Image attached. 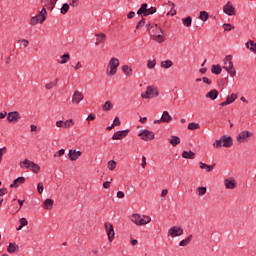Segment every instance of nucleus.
<instances>
[{"label": "nucleus", "mask_w": 256, "mask_h": 256, "mask_svg": "<svg viewBox=\"0 0 256 256\" xmlns=\"http://www.w3.org/2000/svg\"><path fill=\"white\" fill-rule=\"evenodd\" d=\"M107 167L109 171H115V168L117 167V162H115V160H109L107 163Z\"/></svg>", "instance_id": "37"}, {"label": "nucleus", "mask_w": 256, "mask_h": 256, "mask_svg": "<svg viewBox=\"0 0 256 256\" xmlns=\"http://www.w3.org/2000/svg\"><path fill=\"white\" fill-rule=\"evenodd\" d=\"M183 233H184L183 228L179 226H174L168 230V237H181Z\"/></svg>", "instance_id": "9"}, {"label": "nucleus", "mask_w": 256, "mask_h": 256, "mask_svg": "<svg viewBox=\"0 0 256 256\" xmlns=\"http://www.w3.org/2000/svg\"><path fill=\"white\" fill-rule=\"evenodd\" d=\"M117 197H118V199H123V197H125V193L123 191H118Z\"/></svg>", "instance_id": "60"}, {"label": "nucleus", "mask_w": 256, "mask_h": 256, "mask_svg": "<svg viewBox=\"0 0 256 256\" xmlns=\"http://www.w3.org/2000/svg\"><path fill=\"white\" fill-rule=\"evenodd\" d=\"M147 7V3H143L141 7L138 9L137 15H143V17H148V15H153L154 13H157V8L153 6L150 8Z\"/></svg>", "instance_id": "4"}, {"label": "nucleus", "mask_w": 256, "mask_h": 256, "mask_svg": "<svg viewBox=\"0 0 256 256\" xmlns=\"http://www.w3.org/2000/svg\"><path fill=\"white\" fill-rule=\"evenodd\" d=\"M157 65V61L155 59H148L147 67L148 69H155V66Z\"/></svg>", "instance_id": "43"}, {"label": "nucleus", "mask_w": 256, "mask_h": 256, "mask_svg": "<svg viewBox=\"0 0 256 256\" xmlns=\"http://www.w3.org/2000/svg\"><path fill=\"white\" fill-rule=\"evenodd\" d=\"M223 12L226 15H229L230 17H233V15H236L235 7H233V3H231V1H228L226 5L223 6Z\"/></svg>", "instance_id": "11"}, {"label": "nucleus", "mask_w": 256, "mask_h": 256, "mask_svg": "<svg viewBox=\"0 0 256 256\" xmlns=\"http://www.w3.org/2000/svg\"><path fill=\"white\" fill-rule=\"evenodd\" d=\"M43 209H51L53 207V200L46 199L42 204Z\"/></svg>", "instance_id": "33"}, {"label": "nucleus", "mask_w": 256, "mask_h": 256, "mask_svg": "<svg viewBox=\"0 0 256 256\" xmlns=\"http://www.w3.org/2000/svg\"><path fill=\"white\" fill-rule=\"evenodd\" d=\"M191 241H193V235H189L186 239L180 241L179 246L187 247V245H189V243H191Z\"/></svg>", "instance_id": "27"}, {"label": "nucleus", "mask_w": 256, "mask_h": 256, "mask_svg": "<svg viewBox=\"0 0 256 256\" xmlns=\"http://www.w3.org/2000/svg\"><path fill=\"white\" fill-rule=\"evenodd\" d=\"M31 171H33V173H39V171H41V167H39L36 163L32 162L31 166H30Z\"/></svg>", "instance_id": "44"}, {"label": "nucleus", "mask_w": 256, "mask_h": 256, "mask_svg": "<svg viewBox=\"0 0 256 256\" xmlns=\"http://www.w3.org/2000/svg\"><path fill=\"white\" fill-rule=\"evenodd\" d=\"M197 193H198L199 196L205 195V193H207V187H199V188H197Z\"/></svg>", "instance_id": "49"}, {"label": "nucleus", "mask_w": 256, "mask_h": 256, "mask_svg": "<svg viewBox=\"0 0 256 256\" xmlns=\"http://www.w3.org/2000/svg\"><path fill=\"white\" fill-rule=\"evenodd\" d=\"M8 253H17L19 251V246L15 242L10 243L7 248Z\"/></svg>", "instance_id": "25"}, {"label": "nucleus", "mask_w": 256, "mask_h": 256, "mask_svg": "<svg viewBox=\"0 0 256 256\" xmlns=\"http://www.w3.org/2000/svg\"><path fill=\"white\" fill-rule=\"evenodd\" d=\"M47 10L42 8L38 15L34 16L30 20L31 25H37V23H43L47 19Z\"/></svg>", "instance_id": "5"}, {"label": "nucleus", "mask_w": 256, "mask_h": 256, "mask_svg": "<svg viewBox=\"0 0 256 256\" xmlns=\"http://www.w3.org/2000/svg\"><path fill=\"white\" fill-rule=\"evenodd\" d=\"M220 139L222 141V147H233V138L231 136L223 135Z\"/></svg>", "instance_id": "12"}, {"label": "nucleus", "mask_w": 256, "mask_h": 256, "mask_svg": "<svg viewBox=\"0 0 256 256\" xmlns=\"http://www.w3.org/2000/svg\"><path fill=\"white\" fill-rule=\"evenodd\" d=\"M213 147H215L216 149H221V147H223V142L221 138L219 140H215V142L213 143Z\"/></svg>", "instance_id": "48"}, {"label": "nucleus", "mask_w": 256, "mask_h": 256, "mask_svg": "<svg viewBox=\"0 0 256 256\" xmlns=\"http://www.w3.org/2000/svg\"><path fill=\"white\" fill-rule=\"evenodd\" d=\"M221 71H223V68H221V65H212L211 72L214 73V75H221Z\"/></svg>", "instance_id": "31"}, {"label": "nucleus", "mask_w": 256, "mask_h": 256, "mask_svg": "<svg viewBox=\"0 0 256 256\" xmlns=\"http://www.w3.org/2000/svg\"><path fill=\"white\" fill-rule=\"evenodd\" d=\"M161 121L162 123H171V121H173V117H171L168 111H164L161 116Z\"/></svg>", "instance_id": "20"}, {"label": "nucleus", "mask_w": 256, "mask_h": 256, "mask_svg": "<svg viewBox=\"0 0 256 256\" xmlns=\"http://www.w3.org/2000/svg\"><path fill=\"white\" fill-rule=\"evenodd\" d=\"M182 157L183 159H195V153L193 151H183Z\"/></svg>", "instance_id": "28"}, {"label": "nucleus", "mask_w": 256, "mask_h": 256, "mask_svg": "<svg viewBox=\"0 0 256 256\" xmlns=\"http://www.w3.org/2000/svg\"><path fill=\"white\" fill-rule=\"evenodd\" d=\"M117 67H119V59L111 58L106 68L107 77H113L117 75Z\"/></svg>", "instance_id": "2"}, {"label": "nucleus", "mask_w": 256, "mask_h": 256, "mask_svg": "<svg viewBox=\"0 0 256 256\" xmlns=\"http://www.w3.org/2000/svg\"><path fill=\"white\" fill-rule=\"evenodd\" d=\"M224 186L226 189H235L237 187V181L234 178H227L224 180Z\"/></svg>", "instance_id": "15"}, {"label": "nucleus", "mask_w": 256, "mask_h": 256, "mask_svg": "<svg viewBox=\"0 0 256 256\" xmlns=\"http://www.w3.org/2000/svg\"><path fill=\"white\" fill-rule=\"evenodd\" d=\"M141 167L145 169L147 167V158L145 156H142V164Z\"/></svg>", "instance_id": "58"}, {"label": "nucleus", "mask_w": 256, "mask_h": 256, "mask_svg": "<svg viewBox=\"0 0 256 256\" xmlns=\"http://www.w3.org/2000/svg\"><path fill=\"white\" fill-rule=\"evenodd\" d=\"M81 101H83V93L75 91L72 96V103H76V105H79Z\"/></svg>", "instance_id": "18"}, {"label": "nucleus", "mask_w": 256, "mask_h": 256, "mask_svg": "<svg viewBox=\"0 0 256 256\" xmlns=\"http://www.w3.org/2000/svg\"><path fill=\"white\" fill-rule=\"evenodd\" d=\"M217 97H219V92L216 89H213L206 94V98L212 99V101H215Z\"/></svg>", "instance_id": "22"}, {"label": "nucleus", "mask_w": 256, "mask_h": 256, "mask_svg": "<svg viewBox=\"0 0 256 256\" xmlns=\"http://www.w3.org/2000/svg\"><path fill=\"white\" fill-rule=\"evenodd\" d=\"M131 221L132 223H135V225L143 226L151 223V217L147 215L133 214Z\"/></svg>", "instance_id": "3"}, {"label": "nucleus", "mask_w": 256, "mask_h": 256, "mask_svg": "<svg viewBox=\"0 0 256 256\" xmlns=\"http://www.w3.org/2000/svg\"><path fill=\"white\" fill-rule=\"evenodd\" d=\"M81 155H83L82 151H77V150H73V149H70L69 153H68V157H69L70 161H77V159H79L81 157Z\"/></svg>", "instance_id": "13"}, {"label": "nucleus", "mask_w": 256, "mask_h": 256, "mask_svg": "<svg viewBox=\"0 0 256 256\" xmlns=\"http://www.w3.org/2000/svg\"><path fill=\"white\" fill-rule=\"evenodd\" d=\"M246 49H249L252 53H255L256 55V43L253 40H249L246 44Z\"/></svg>", "instance_id": "21"}, {"label": "nucleus", "mask_w": 256, "mask_h": 256, "mask_svg": "<svg viewBox=\"0 0 256 256\" xmlns=\"http://www.w3.org/2000/svg\"><path fill=\"white\" fill-rule=\"evenodd\" d=\"M57 83H59V78H56L53 82H49L45 85V89L47 91H50V89H53V87H56Z\"/></svg>", "instance_id": "34"}, {"label": "nucleus", "mask_w": 256, "mask_h": 256, "mask_svg": "<svg viewBox=\"0 0 256 256\" xmlns=\"http://www.w3.org/2000/svg\"><path fill=\"white\" fill-rule=\"evenodd\" d=\"M74 124L73 119L66 120L64 122V129H71V126Z\"/></svg>", "instance_id": "46"}, {"label": "nucleus", "mask_w": 256, "mask_h": 256, "mask_svg": "<svg viewBox=\"0 0 256 256\" xmlns=\"http://www.w3.org/2000/svg\"><path fill=\"white\" fill-rule=\"evenodd\" d=\"M233 56L231 55H227L224 58V65H223V69H225V71H227L228 74H230V77H235V75H237V71L235 70V66L233 65Z\"/></svg>", "instance_id": "1"}, {"label": "nucleus", "mask_w": 256, "mask_h": 256, "mask_svg": "<svg viewBox=\"0 0 256 256\" xmlns=\"http://www.w3.org/2000/svg\"><path fill=\"white\" fill-rule=\"evenodd\" d=\"M151 29H152L151 35H157L161 33V31H163V29H161V27H159L157 24H154V26H151Z\"/></svg>", "instance_id": "38"}, {"label": "nucleus", "mask_w": 256, "mask_h": 256, "mask_svg": "<svg viewBox=\"0 0 256 256\" xmlns=\"http://www.w3.org/2000/svg\"><path fill=\"white\" fill-rule=\"evenodd\" d=\"M63 155H65V149H60L54 154V157H63Z\"/></svg>", "instance_id": "53"}, {"label": "nucleus", "mask_w": 256, "mask_h": 256, "mask_svg": "<svg viewBox=\"0 0 256 256\" xmlns=\"http://www.w3.org/2000/svg\"><path fill=\"white\" fill-rule=\"evenodd\" d=\"M17 202L19 203V207H16L14 210H11V213H13V215H15V213H18V211H21V207H23V203L25 201L23 200H17Z\"/></svg>", "instance_id": "45"}, {"label": "nucleus", "mask_w": 256, "mask_h": 256, "mask_svg": "<svg viewBox=\"0 0 256 256\" xmlns=\"http://www.w3.org/2000/svg\"><path fill=\"white\" fill-rule=\"evenodd\" d=\"M19 223H20V225H21L22 227H26V225L29 224V222L27 221L26 218H21V219L19 220Z\"/></svg>", "instance_id": "55"}, {"label": "nucleus", "mask_w": 256, "mask_h": 256, "mask_svg": "<svg viewBox=\"0 0 256 256\" xmlns=\"http://www.w3.org/2000/svg\"><path fill=\"white\" fill-rule=\"evenodd\" d=\"M161 67H162V69H169V68L173 67V61L164 60L161 62Z\"/></svg>", "instance_id": "32"}, {"label": "nucleus", "mask_w": 256, "mask_h": 256, "mask_svg": "<svg viewBox=\"0 0 256 256\" xmlns=\"http://www.w3.org/2000/svg\"><path fill=\"white\" fill-rule=\"evenodd\" d=\"M69 11V4L65 3L63 4L62 8H61V13L62 15H66V13Z\"/></svg>", "instance_id": "50"}, {"label": "nucleus", "mask_w": 256, "mask_h": 256, "mask_svg": "<svg viewBox=\"0 0 256 256\" xmlns=\"http://www.w3.org/2000/svg\"><path fill=\"white\" fill-rule=\"evenodd\" d=\"M152 39L156 41V43H164L165 42V34L163 30L158 32V34H152Z\"/></svg>", "instance_id": "17"}, {"label": "nucleus", "mask_w": 256, "mask_h": 256, "mask_svg": "<svg viewBox=\"0 0 256 256\" xmlns=\"http://www.w3.org/2000/svg\"><path fill=\"white\" fill-rule=\"evenodd\" d=\"M192 22H193V19L191 18V16L182 18V23H183L184 27H191Z\"/></svg>", "instance_id": "36"}, {"label": "nucleus", "mask_w": 256, "mask_h": 256, "mask_svg": "<svg viewBox=\"0 0 256 256\" xmlns=\"http://www.w3.org/2000/svg\"><path fill=\"white\" fill-rule=\"evenodd\" d=\"M224 31H231V29H235L231 24H224L223 25Z\"/></svg>", "instance_id": "56"}, {"label": "nucleus", "mask_w": 256, "mask_h": 256, "mask_svg": "<svg viewBox=\"0 0 256 256\" xmlns=\"http://www.w3.org/2000/svg\"><path fill=\"white\" fill-rule=\"evenodd\" d=\"M105 229L110 243H113L115 239V229L113 228V224L105 223Z\"/></svg>", "instance_id": "10"}, {"label": "nucleus", "mask_w": 256, "mask_h": 256, "mask_svg": "<svg viewBox=\"0 0 256 256\" xmlns=\"http://www.w3.org/2000/svg\"><path fill=\"white\" fill-rule=\"evenodd\" d=\"M188 129L189 131H196V129H201V126L199 125V123L192 122L188 125Z\"/></svg>", "instance_id": "39"}, {"label": "nucleus", "mask_w": 256, "mask_h": 256, "mask_svg": "<svg viewBox=\"0 0 256 256\" xmlns=\"http://www.w3.org/2000/svg\"><path fill=\"white\" fill-rule=\"evenodd\" d=\"M114 127H117V126H119V125H121V120H119V117H115V119H114V122H113V124H112Z\"/></svg>", "instance_id": "57"}, {"label": "nucleus", "mask_w": 256, "mask_h": 256, "mask_svg": "<svg viewBox=\"0 0 256 256\" xmlns=\"http://www.w3.org/2000/svg\"><path fill=\"white\" fill-rule=\"evenodd\" d=\"M43 182H39L37 185V191L39 193V195H41V193H43Z\"/></svg>", "instance_id": "54"}, {"label": "nucleus", "mask_w": 256, "mask_h": 256, "mask_svg": "<svg viewBox=\"0 0 256 256\" xmlns=\"http://www.w3.org/2000/svg\"><path fill=\"white\" fill-rule=\"evenodd\" d=\"M169 143L172 144V147H177L181 143V138L178 136H171Z\"/></svg>", "instance_id": "26"}, {"label": "nucleus", "mask_w": 256, "mask_h": 256, "mask_svg": "<svg viewBox=\"0 0 256 256\" xmlns=\"http://www.w3.org/2000/svg\"><path fill=\"white\" fill-rule=\"evenodd\" d=\"M249 137H253V133H251L247 130H244L238 134V136L236 137V141L239 144L247 143V141H249V139H248Z\"/></svg>", "instance_id": "7"}, {"label": "nucleus", "mask_w": 256, "mask_h": 256, "mask_svg": "<svg viewBox=\"0 0 256 256\" xmlns=\"http://www.w3.org/2000/svg\"><path fill=\"white\" fill-rule=\"evenodd\" d=\"M214 168H215V164L209 166L203 162H200V169H205V171H207V173H211V170Z\"/></svg>", "instance_id": "30"}, {"label": "nucleus", "mask_w": 256, "mask_h": 256, "mask_svg": "<svg viewBox=\"0 0 256 256\" xmlns=\"http://www.w3.org/2000/svg\"><path fill=\"white\" fill-rule=\"evenodd\" d=\"M42 3L44 4V7L52 11V9H55V4L57 3V0H42Z\"/></svg>", "instance_id": "19"}, {"label": "nucleus", "mask_w": 256, "mask_h": 256, "mask_svg": "<svg viewBox=\"0 0 256 256\" xmlns=\"http://www.w3.org/2000/svg\"><path fill=\"white\" fill-rule=\"evenodd\" d=\"M106 36L104 33L97 35V42L96 45H99V43H105Z\"/></svg>", "instance_id": "42"}, {"label": "nucleus", "mask_w": 256, "mask_h": 256, "mask_svg": "<svg viewBox=\"0 0 256 256\" xmlns=\"http://www.w3.org/2000/svg\"><path fill=\"white\" fill-rule=\"evenodd\" d=\"M129 134V130H124V131H117L113 136H112V140L113 141H118L121 139H124V137L126 135Z\"/></svg>", "instance_id": "16"}, {"label": "nucleus", "mask_w": 256, "mask_h": 256, "mask_svg": "<svg viewBox=\"0 0 256 256\" xmlns=\"http://www.w3.org/2000/svg\"><path fill=\"white\" fill-rule=\"evenodd\" d=\"M200 19L201 21H207L209 19V13L206 11L200 12Z\"/></svg>", "instance_id": "47"}, {"label": "nucleus", "mask_w": 256, "mask_h": 256, "mask_svg": "<svg viewBox=\"0 0 256 256\" xmlns=\"http://www.w3.org/2000/svg\"><path fill=\"white\" fill-rule=\"evenodd\" d=\"M128 19H133L135 17V12L131 11L127 15Z\"/></svg>", "instance_id": "64"}, {"label": "nucleus", "mask_w": 256, "mask_h": 256, "mask_svg": "<svg viewBox=\"0 0 256 256\" xmlns=\"http://www.w3.org/2000/svg\"><path fill=\"white\" fill-rule=\"evenodd\" d=\"M4 153H7V147L0 148V163L3 161Z\"/></svg>", "instance_id": "51"}, {"label": "nucleus", "mask_w": 256, "mask_h": 256, "mask_svg": "<svg viewBox=\"0 0 256 256\" xmlns=\"http://www.w3.org/2000/svg\"><path fill=\"white\" fill-rule=\"evenodd\" d=\"M21 43H23V47H28L29 46V41L28 40H25V39H22V40H19Z\"/></svg>", "instance_id": "62"}, {"label": "nucleus", "mask_w": 256, "mask_h": 256, "mask_svg": "<svg viewBox=\"0 0 256 256\" xmlns=\"http://www.w3.org/2000/svg\"><path fill=\"white\" fill-rule=\"evenodd\" d=\"M70 55L69 53H66L64 55L61 56V61L59 62L61 65H65V63H68L69 59H70Z\"/></svg>", "instance_id": "41"}, {"label": "nucleus", "mask_w": 256, "mask_h": 256, "mask_svg": "<svg viewBox=\"0 0 256 256\" xmlns=\"http://www.w3.org/2000/svg\"><path fill=\"white\" fill-rule=\"evenodd\" d=\"M113 109V103L111 101H106L104 105L102 106L103 111H111Z\"/></svg>", "instance_id": "35"}, {"label": "nucleus", "mask_w": 256, "mask_h": 256, "mask_svg": "<svg viewBox=\"0 0 256 256\" xmlns=\"http://www.w3.org/2000/svg\"><path fill=\"white\" fill-rule=\"evenodd\" d=\"M122 71L127 75V77H131V75H133V68L128 65L122 66Z\"/></svg>", "instance_id": "29"}, {"label": "nucleus", "mask_w": 256, "mask_h": 256, "mask_svg": "<svg viewBox=\"0 0 256 256\" xmlns=\"http://www.w3.org/2000/svg\"><path fill=\"white\" fill-rule=\"evenodd\" d=\"M56 127H64V122L62 121V120H58L57 122H56Z\"/></svg>", "instance_id": "63"}, {"label": "nucleus", "mask_w": 256, "mask_h": 256, "mask_svg": "<svg viewBox=\"0 0 256 256\" xmlns=\"http://www.w3.org/2000/svg\"><path fill=\"white\" fill-rule=\"evenodd\" d=\"M70 5H71L72 7H77V5H79V0H71Z\"/></svg>", "instance_id": "61"}, {"label": "nucleus", "mask_w": 256, "mask_h": 256, "mask_svg": "<svg viewBox=\"0 0 256 256\" xmlns=\"http://www.w3.org/2000/svg\"><path fill=\"white\" fill-rule=\"evenodd\" d=\"M33 164V161L29 159H25L24 161L20 162L21 169H31V165Z\"/></svg>", "instance_id": "23"}, {"label": "nucleus", "mask_w": 256, "mask_h": 256, "mask_svg": "<svg viewBox=\"0 0 256 256\" xmlns=\"http://www.w3.org/2000/svg\"><path fill=\"white\" fill-rule=\"evenodd\" d=\"M142 99H153L154 97H159V91L152 86H147L145 92L141 94Z\"/></svg>", "instance_id": "6"}, {"label": "nucleus", "mask_w": 256, "mask_h": 256, "mask_svg": "<svg viewBox=\"0 0 256 256\" xmlns=\"http://www.w3.org/2000/svg\"><path fill=\"white\" fill-rule=\"evenodd\" d=\"M138 137L142 139V141H153L155 139V134L149 130H143L138 134Z\"/></svg>", "instance_id": "8"}, {"label": "nucleus", "mask_w": 256, "mask_h": 256, "mask_svg": "<svg viewBox=\"0 0 256 256\" xmlns=\"http://www.w3.org/2000/svg\"><path fill=\"white\" fill-rule=\"evenodd\" d=\"M7 119L9 121V123H17V121H19V119H21V116L19 115V112L13 111V112L8 113Z\"/></svg>", "instance_id": "14"}, {"label": "nucleus", "mask_w": 256, "mask_h": 256, "mask_svg": "<svg viewBox=\"0 0 256 256\" xmlns=\"http://www.w3.org/2000/svg\"><path fill=\"white\" fill-rule=\"evenodd\" d=\"M145 25V18H142L138 24L136 25V29H141V27H144Z\"/></svg>", "instance_id": "52"}, {"label": "nucleus", "mask_w": 256, "mask_h": 256, "mask_svg": "<svg viewBox=\"0 0 256 256\" xmlns=\"http://www.w3.org/2000/svg\"><path fill=\"white\" fill-rule=\"evenodd\" d=\"M104 189H109L111 187V181H106L103 183Z\"/></svg>", "instance_id": "59"}, {"label": "nucleus", "mask_w": 256, "mask_h": 256, "mask_svg": "<svg viewBox=\"0 0 256 256\" xmlns=\"http://www.w3.org/2000/svg\"><path fill=\"white\" fill-rule=\"evenodd\" d=\"M25 183V177H19L13 181L10 187H19V185H23Z\"/></svg>", "instance_id": "24"}, {"label": "nucleus", "mask_w": 256, "mask_h": 256, "mask_svg": "<svg viewBox=\"0 0 256 256\" xmlns=\"http://www.w3.org/2000/svg\"><path fill=\"white\" fill-rule=\"evenodd\" d=\"M226 101L228 102V105H231V103H235V101H237V94H231L227 97Z\"/></svg>", "instance_id": "40"}]
</instances>
